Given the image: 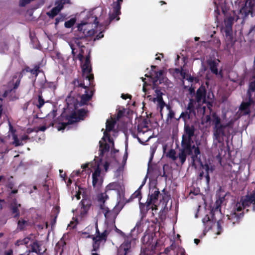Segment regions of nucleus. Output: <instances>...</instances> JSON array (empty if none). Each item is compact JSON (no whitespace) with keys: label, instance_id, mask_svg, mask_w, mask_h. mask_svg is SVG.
Instances as JSON below:
<instances>
[{"label":"nucleus","instance_id":"6e6d98bb","mask_svg":"<svg viewBox=\"0 0 255 255\" xmlns=\"http://www.w3.org/2000/svg\"><path fill=\"white\" fill-rule=\"evenodd\" d=\"M19 82H20V81H19V80H18V81L17 80V81H16V83H15V85H14V89L16 88L18 86L19 84Z\"/></svg>","mask_w":255,"mask_h":255},{"label":"nucleus","instance_id":"e433bc0d","mask_svg":"<svg viewBox=\"0 0 255 255\" xmlns=\"http://www.w3.org/2000/svg\"><path fill=\"white\" fill-rule=\"evenodd\" d=\"M30 242V239L29 238H25L24 239L22 240L18 241L16 243V244L19 246L20 245H27Z\"/></svg>","mask_w":255,"mask_h":255},{"label":"nucleus","instance_id":"393cba45","mask_svg":"<svg viewBox=\"0 0 255 255\" xmlns=\"http://www.w3.org/2000/svg\"><path fill=\"white\" fill-rule=\"evenodd\" d=\"M81 214L82 216L85 215L89 210L90 206L89 201L87 200H82L81 202Z\"/></svg>","mask_w":255,"mask_h":255},{"label":"nucleus","instance_id":"a18cd8bd","mask_svg":"<svg viewBox=\"0 0 255 255\" xmlns=\"http://www.w3.org/2000/svg\"><path fill=\"white\" fill-rule=\"evenodd\" d=\"M239 0H231V1L232 4L234 3L235 5H237L239 4Z\"/></svg>","mask_w":255,"mask_h":255},{"label":"nucleus","instance_id":"2f4dec72","mask_svg":"<svg viewBox=\"0 0 255 255\" xmlns=\"http://www.w3.org/2000/svg\"><path fill=\"white\" fill-rule=\"evenodd\" d=\"M233 18L232 17H228L225 20V23L228 30L231 29L233 24Z\"/></svg>","mask_w":255,"mask_h":255},{"label":"nucleus","instance_id":"3c124183","mask_svg":"<svg viewBox=\"0 0 255 255\" xmlns=\"http://www.w3.org/2000/svg\"><path fill=\"white\" fill-rule=\"evenodd\" d=\"M253 7H251L248 10V12L246 11V14H248L249 13H252L253 12Z\"/></svg>","mask_w":255,"mask_h":255},{"label":"nucleus","instance_id":"49530a36","mask_svg":"<svg viewBox=\"0 0 255 255\" xmlns=\"http://www.w3.org/2000/svg\"><path fill=\"white\" fill-rule=\"evenodd\" d=\"M78 58L79 59V60L80 61H82L83 58V55L82 53H79L78 55Z\"/></svg>","mask_w":255,"mask_h":255},{"label":"nucleus","instance_id":"b1692460","mask_svg":"<svg viewBox=\"0 0 255 255\" xmlns=\"http://www.w3.org/2000/svg\"><path fill=\"white\" fill-rule=\"evenodd\" d=\"M252 101L250 100L247 102H243L241 105L240 110L241 111V114L244 115H248L250 113V107Z\"/></svg>","mask_w":255,"mask_h":255},{"label":"nucleus","instance_id":"4468645a","mask_svg":"<svg viewBox=\"0 0 255 255\" xmlns=\"http://www.w3.org/2000/svg\"><path fill=\"white\" fill-rule=\"evenodd\" d=\"M151 130L146 128H143L141 130L138 128L137 139L140 143H144L148 141L151 138Z\"/></svg>","mask_w":255,"mask_h":255},{"label":"nucleus","instance_id":"603ef678","mask_svg":"<svg viewBox=\"0 0 255 255\" xmlns=\"http://www.w3.org/2000/svg\"><path fill=\"white\" fill-rule=\"evenodd\" d=\"M75 197L77 198V200H79L80 199V193L79 192H78L75 195Z\"/></svg>","mask_w":255,"mask_h":255},{"label":"nucleus","instance_id":"4c0bfd02","mask_svg":"<svg viewBox=\"0 0 255 255\" xmlns=\"http://www.w3.org/2000/svg\"><path fill=\"white\" fill-rule=\"evenodd\" d=\"M44 100L43 99L42 96L40 95H39L38 96V104L37 105V107L40 109L41 107H42V106L44 105Z\"/></svg>","mask_w":255,"mask_h":255},{"label":"nucleus","instance_id":"052dcab7","mask_svg":"<svg viewBox=\"0 0 255 255\" xmlns=\"http://www.w3.org/2000/svg\"><path fill=\"white\" fill-rule=\"evenodd\" d=\"M154 152V149H152V152H151V156L150 157V160L152 159V156H153Z\"/></svg>","mask_w":255,"mask_h":255},{"label":"nucleus","instance_id":"79ce46f5","mask_svg":"<svg viewBox=\"0 0 255 255\" xmlns=\"http://www.w3.org/2000/svg\"><path fill=\"white\" fill-rule=\"evenodd\" d=\"M103 36H104V34H102V32H100L98 35H97L96 36V37L95 38V40H96V39L98 40V39L103 37Z\"/></svg>","mask_w":255,"mask_h":255},{"label":"nucleus","instance_id":"9d476101","mask_svg":"<svg viewBox=\"0 0 255 255\" xmlns=\"http://www.w3.org/2000/svg\"><path fill=\"white\" fill-rule=\"evenodd\" d=\"M86 114V111L83 109H81L77 111L76 112L72 114L70 116L67 117V122H63L57 127L58 130H62L65 129L68 125L72 124L74 123L79 121L81 119H83V118Z\"/></svg>","mask_w":255,"mask_h":255},{"label":"nucleus","instance_id":"864d4df0","mask_svg":"<svg viewBox=\"0 0 255 255\" xmlns=\"http://www.w3.org/2000/svg\"><path fill=\"white\" fill-rule=\"evenodd\" d=\"M255 25L254 26H252L250 30V33H252L253 32H255Z\"/></svg>","mask_w":255,"mask_h":255},{"label":"nucleus","instance_id":"ea45409f","mask_svg":"<svg viewBox=\"0 0 255 255\" xmlns=\"http://www.w3.org/2000/svg\"><path fill=\"white\" fill-rule=\"evenodd\" d=\"M211 120V117L209 115H206L202 119L203 123H208Z\"/></svg>","mask_w":255,"mask_h":255},{"label":"nucleus","instance_id":"ddd939ff","mask_svg":"<svg viewBox=\"0 0 255 255\" xmlns=\"http://www.w3.org/2000/svg\"><path fill=\"white\" fill-rule=\"evenodd\" d=\"M123 0H117L114 1L112 5V9L110 11V19L113 20L116 18L118 21L120 19L119 15L121 14V4Z\"/></svg>","mask_w":255,"mask_h":255},{"label":"nucleus","instance_id":"f3484780","mask_svg":"<svg viewBox=\"0 0 255 255\" xmlns=\"http://www.w3.org/2000/svg\"><path fill=\"white\" fill-rule=\"evenodd\" d=\"M92 184L95 188L99 189L103 183V177L101 175V170L97 167L92 174Z\"/></svg>","mask_w":255,"mask_h":255},{"label":"nucleus","instance_id":"de8ad7c7","mask_svg":"<svg viewBox=\"0 0 255 255\" xmlns=\"http://www.w3.org/2000/svg\"><path fill=\"white\" fill-rule=\"evenodd\" d=\"M104 168H105L106 171H107L108 170V168L109 167V164L108 163V162L105 163V164L104 165Z\"/></svg>","mask_w":255,"mask_h":255},{"label":"nucleus","instance_id":"6e6552de","mask_svg":"<svg viewBox=\"0 0 255 255\" xmlns=\"http://www.w3.org/2000/svg\"><path fill=\"white\" fill-rule=\"evenodd\" d=\"M28 139L29 137L27 135H23L18 138L12 131H11V136L9 134L4 137H0V143L3 144L5 147L4 151H1V152H7L8 151L7 149L8 144H13L15 146H21L25 143Z\"/></svg>","mask_w":255,"mask_h":255},{"label":"nucleus","instance_id":"69168bd1","mask_svg":"<svg viewBox=\"0 0 255 255\" xmlns=\"http://www.w3.org/2000/svg\"><path fill=\"white\" fill-rule=\"evenodd\" d=\"M2 209V204L1 202H0V210Z\"/></svg>","mask_w":255,"mask_h":255},{"label":"nucleus","instance_id":"c9c22d12","mask_svg":"<svg viewBox=\"0 0 255 255\" xmlns=\"http://www.w3.org/2000/svg\"><path fill=\"white\" fill-rule=\"evenodd\" d=\"M181 75L183 79L189 81V82H192L193 80V77L191 76L190 75H188L186 74L185 73L182 72L181 73Z\"/></svg>","mask_w":255,"mask_h":255},{"label":"nucleus","instance_id":"1a4fd4ad","mask_svg":"<svg viewBox=\"0 0 255 255\" xmlns=\"http://www.w3.org/2000/svg\"><path fill=\"white\" fill-rule=\"evenodd\" d=\"M93 230H95V234L93 235L92 233H88L89 235L86 238H92L93 239V251H97L101 246L103 245L106 241L108 232L105 230L102 234H100L96 225L95 227H91Z\"/></svg>","mask_w":255,"mask_h":255},{"label":"nucleus","instance_id":"39448f33","mask_svg":"<svg viewBox=\"0 0 255 255\" xmlns=\"http://www.w3.org/2000/svg\"><path fill=\"white\" fill-rule=\"evenodd\" d=\"M206 90L204 87H200L196 92V100L191 99L187 107V110L189 112H182L179 117V118H182L184 121L190 118V114L192 112H194L195 108H198L201 104L207 103V107L210 110L212 106L211 101H206Z\"/></svg>","mask_w":255,"mask_h":255},{"label":"nucleus","instance_id":"09e8293b","mask_svg":"<svg viewBox=\"0 0 255 255\" xmlns=\"http://www.w3.org/2000/svg\"><path fill=\"white\" fill-rule=\"evenodd\" d=\"M180 252L181 255H187L184 249H181Z\"/></svg>","mask_w":255,"mask_h":255},{"label":"nucleus","instance_id":"a211bd4d","mask_svg":"<svg viewBox=\"0 0 255 255\" xmlns=\"http://www.w3.org/2000/svg\"><path fill=\"white\" fill-rule=\"evenodd\" d=\"M131 242L126 239L118 249V255H128L130 252Z\"/></svg>","mask_w":255,"mask_h":255},{"label":"nucleus","instance_id":"20e7f679","mask_svg":"<svg viewBox=\"0 0 255 255\" xmlns=\"http://www.w3.org/2000/svg\"><path fill=\"white\" fill-rule=\"evenodd\" d=\"M251 205L253 210L255 211V190L251 196H247L245 198L241 199L240 202H237L230 214L227 215L228 219L232 222L233 225L238 223L243 217V214L241 212L243 209L249 207Z\"/></svg>","mask_w":255,"mask_h":255},{"label":"nucleus","instance_id":"5701e85b","mask_svg":"<svg viewBox=\"0 0 255 255\" xmlns=\"http://www.w3.org/2000/svg\"><path fill=\"white\" fill-rule=\"evenodd\" d=\"M21 208V205L14 201L11 204V210L12 214L14 218H17L19 216V209Z\"/></svg>","mask_w":255,"mask_h":255},{"label":"nucleus","instance_id":"e2e57ef3","mask_svg":"<svg viewBox=\"0 0 255 255\" xmlns=\"http://www.w3.org/2000/svg\"><path fill=\"white\" fill-rule=\"evenodd\" d=\"M254 2L253 3V1H250L249 2V5H251V4H254Z\"/></svg>","mask_w":255,"mask_h":255},{"label":"nucleus","instance_id":"dca6fc26","mask_svg":"<svg viewBox=\"0 0 255 255\" xmlns=\"http://www.w3.org/2000/svg\"><path fill=\"white\" fill-rule=\"evenodd\" d=\"M70 0H57L55 2V6L50 11L47 13L50 17H54L62 9L63 5L69 3Z\"/></svg>","mask_w":255,"mask_h":255},{"label":"nucleus","instance_id":"4d7b16f0","mask_svg":"<svg viewBox=\"0 0 255 255\" xmlns=\"http://www.w3.org/2000/svg\"><path fill=\"white\" fill-rule=\"evenodd\" d=\"M88 164H83L81 166V167L83 169H86L88 167Z\"/></svg>","mask_w":255,"mask_h":255},{"label":"nucleus","instance_id":"f257e3e1","mask_svg":"<svg viewBox=\"0 0 255 255\" xmlns=\"http://www.w3.org/2000/svg\"><path fill=\"white\" fill-rule=\"evenodd\" d=\"M195 128L193 126L185 125L184 133L182 135L181 148L179 149V158L183 164L186 159L187 155H191L193 161L200 153L198 147L196 146L193 140L195 135Z\"/></svg>","mask_w":255,"mask_h":255},{"label":"nucleus","instance_id":"6ab92c4d","mask_svg":"<svg viewBox=\"0 0 255 255\" xmlns=\"http://www.w3.org/2000/svg\"><path fill=\"white\" fill-rule=\"evenodd\" d=\"M220 61L218 59L215 60H211L208 61V64L210 66V69L211 72L216 74V76L219 78H222L223 77V75L222 73V71L218 72V66Z\"/></svg>","mask_w":255,"mask_h":255},{"label":"nucleus","instance_id":"4be33fe9","mask_svg":"<svg viewBox=\"0 0 255 255\" xmlns=\"http://www.w3.org/2000/svg\"><path fill=\"white\" fill-rule=\"evenodd\" d=\"M163 107V112L161 113V110L159 109L161 116L163 117L164 114H166L167 115V121H168L169 119L171 120L173 118L174 116V112L171 110L170 107L169 106L166 105L165 104H164Z\"/></svg>","mask_w":255,"mask_h":255},{"label":"nucleus","instance_id":"13d9d810","mask_svg":"<svg viewBox=\"0 0 255 255\" xmlns=\"http://www.w3.org/2000/svg\"><path fill=\"white\" fill-rule=\"evenodd\" d=\"M200 242V240L199 239H195L194 240V243L196 244H198V243H199Z\"/></svg>","mask_w":255,"mask_h":255},{"label":"nucleus","instance_id":"bb28decb","mask_svg":"<svg viewBox=\"0 0 255 255\" xmlns=\"http://www.w3.org/2000/svg\"><path fill=\"white\" fill-rule=\"evenodd\" d=\"M28 225V222L27 220L23 219H20L17 223V229L22 230Z\"/></svg>","mask_w":255,"mask_h":255},{"label":"nucleus","instance_id":"473e14b6","mask_svg":"<svg viewBox=\"0 0 255 255\" xmlns=\"http://www.w3.org/2000/svg\"><path fill=\"white\" fill-rule=\"evenodd\" d=\"M146 180V177L143 180V182L139 187V189L136 191L132 195L133 198H138L139 199L140 198V189L142 188V187L144 185V184L145 183Z\"/></svg>","mask_w":255,"mask_h":255},{"label":"nucleus","instance_id":"37998d69","mask_svg":"<svg viewBox=\"0 0 255 255\" xmlns=\"http://www.w3.org/2000/svg\"><path fill=\"white\" fill-rule=\"evenodd\" d=\"M130 96L128 95H125V94H122V96H121V97L123 99H127V98H130Z\"/></svg>","mask_w":255,"mask_h":255},{"label":"nucleus","instance_id":"a19ab883","mask_svg":"<svg viewBox=\"0 0 255 255\" xmlns=\"http://www.w3.org/2000/svg\"><path fill=\"white\" fill-rule=\"evenodd\" d=\"M65 19V16H60L55 19V25H57L60 21H62Z\"/></svg>","mask_w":255,"mask_h":255},{"label":"nucleus","instance_id":"338daca9","mask_svg":"<svg viewBox=\"0 0 255 255\" xmlns=\"http://www.w3.org/2000/svg\"><path fill=\"white\" fill-rule=\"evenodd\" d=\"M203 108V112L204 113V112H205V106H204V107H203V108Z\"/></svg>","mask_w":255,"mask_h":255},{"label":"nucleus","instance_id":"f8f14e48","mask_svg":"<svg viewBox=\"0 0 255 255\" xmlns=\"http://www.w3.org/2000/svg\"><path fill=\"white\" fill-rule=\"evenodd\" d=\"M108 198V197L106 193H101L98 196L100 212L104 214L106 219H109L111 215L109 209L105 205V202Z\"/></svg>","mask_w":255,"mask_h":255},{"label":"nucleus","instance_id":"f03ea898","mask_svg":"<svg viewBox=\"0 0 255 255\" xmlns=\"http://www.w3.org/2000/svg\"><path fill=\"white\" fill-rule=\"evenodd\" d=\"M83 71V82H81L79 80H75L73 84L76 87H81L85 89V93L81 97L80 105H83L91 99L93 94V90L88 88L92 85L94 80V75L91 73L92 71L90 58L87 56L84 63L82 64Z\"/></svg>","mask_w":255,"mask_h":255},{"label":"nucleus","instance_id":"c03bdc74","mask_svg":"<svg viewBox=\"0 0 255 255\" xmlns=\"http://www.w3.org/2000/svg\"><path fill=\"white\" fill-rule=\"evenodd\" d=\"M4 255H12V251L9 250L4 253Z\"/></svg>","mask_w":255,"mask_h":255},{"label":"nucleus","instance_id":"0e129e2a","mask_svg":"<svg viewBox=\"0 0 255 255\" xmlns=\"http://www.w3.org/2000/svg\"><path fill=\"white\" fill-rule=\"evenodd\" d=\"M199 37H196L195 38V41H198V40H199Z\"/></svg>","mask_w":255,"mask_h":255},{"label":"nucleus","instance_id":"aec40b11","mask_svg":"<svg viewBox=\"0 0 255 255\" xmlns=\"http://www.w3.org/2000/svg\"><path fill=\"white\" fill-rule=\"evenodd\" d=\"M159 194V191L157 189L153 188L152 189L148 204H152L151 206L152 210H156L157 209V207L155 203L156 200H157Z\"/></svg>","mask_w":255,"mask_h":255},{"label":"nucleus","instance_id":"cd10ccee","mask_svg":"<svg viewBox=\"0 0 255 255\" xmlns=\"http://www.w3.org/2000/svg\"><path fill=\"white\" fill-rule=\"evenodd\" d=\"M31 252H35L37 254H41L42 251L40 249L39 245L37 242H33L31 244Z\"/></svg>","mask_w":255,"mask_h":255},{"label":"nucleus","instance_id":"9b49d317","mask_svg":"<svg viewBox=\"0 0 255 255\" xmlns=\"http://www.w3.org/2000/svg\"><path fill=\"white\" fill-rule=\"evenodd\" d=\"M202 222L205 226V230L209 231L211 229L213 228L214 231L216 235H218L221 234L222 229L219 221L216 223L213 220H211L208 216H206L203 219Z\"/></svg>","mask_w":255,"mask_h":255},{"label":"nucleus","instance_id":"bf43d9fd","mask_svg":"<svg viewBox=\"0 0 255 255\" xmlns=\"http://www.w3.org/2000/svg\"><path fill=\"white\" fill-rule=\"evenodd\" d=\"M71 48L72 49V53L74 56L75 55V53L74 52V49L73 48L72 46H71Z\"/></svg>","mask_w":255,"mask_h":255},{"label":"nucleus","instance_id":"412c9836","mask_svg":"<svg viewBox=\"0 0 255 255\" xmlns=\"http://www.w3.org/2000/svg\"><path fill=\"white\" fill-rule=\"evenodd\" d=\"M155 92L156 93V97L154 98V101H157V108L158 109L161 110L162 113L163 112V110L162 109L163 108V106L165 104L162 97V93L161 92L160 90L158 89L155 90Z\"/></svg>","mask_w":255,"mask_h":255},{"label":"nucleus","instance_id":"c756f323","mask_svg":"<svg viewBox=\"0 0 255 255\" xmlns=\"http://www.w3.org/2000/svg\"><path fill=\"white\" fill-rule=\"evenodd\" d=\"M255 91V74L253 76V78L251 79V81L249 85V89L248 93L253 92Z\"/></svg>","mask_w":255,"mask_h":255},{"label":"nucleus","instance_id":"0eeeda50","mask_svg":"<svg viewBox=\"0 0 255 255\" xmlns=\"http://www.w3.org/2000/svg\"><path fill=\"white\" fill-rule=\"evenodd\" d=\"M115 122L114 120H108L106 122V129L104 132V136L99 141L100 155H103L104 153L108 151L111 147L114 146V142L108 134V132L112 130L115 127Z\"/></svg>","mask_w":255,"mask_h":255},{"label":"nucleus","instance_id":"5fc2aeb1","mask_svg":"<svg viewBox=\"0 0 255 255\" xmlns=\"http://www.w3.org/2000/svg\"><path fill=\"white\" fill-rule=\"evenodd\" d=\"M46 128L45 126H42L40 128H39V130L44 131L46 129Z\"/></svg>","mask_w":255,"mask_h":255},{"label":"nucleus","instance_id":"58836bf2","mask_svg":"<svg viewBox=\"0 0 255 255\" xmlns=\"http://www.w3.org/2000/svg\"><path fill=\"white\" fill-rule=\"evenodd\" d=\"M38 70H39V67L35 66L33 69H30V70L27 69L26 71L30 72L31 74H34L36 76V75H37Z\"/></svg>","mask_w":255,"mask_h":255},{"label":"nucleus","instance_id":"c85d7f7f","mask_svg":"<svg viewBox=\"0 0 255 255\" xmlns=\"http://www.w3.org/2000/svg\"><path fill=\"white\" fill-rule=\"evenodd\" d=\"M163 71L162 70H160L158 72H154V75L153 78V82L154 84L155 85L156 82H157L158 80H159V82L161 83L160 79L163 75Z\"/></svg>","mask_w":255,"mask_h":255},{"label":"nucleus","instance_id":"2eb2a0df","mask_svg":"<svg viewBox=\"0 0 255 255\" xmlns=\"http://www.w3.org/2000/svg\"><path fill=\"white\" fill-rule=\"evenodd\" d=\"M202 172L200 174V176L203 177L204 176L206 178V182L208 184L210 182V174L212 173L215 170V166L212 164L205 163L202 165Z\"/></svg>","mask_w":255,"mask_h":255},{"label":"nucleus","instance_id":"72a5a7b5","mask_svg":"<svg viewBox=\"0 0 255 255\" xmlns=\"http://www.w3.org/2000/svg\"><path fill=\"white\" fill-rule=\"evenodd\" d=\"M76 20L75 18H71L69 20L66 21L64 25L66 28L71 27L75 23Z\"/></svg>","mask_w":255,"mask_h":255},{"label":"nucleus","instance_id":"680f3d73","mask_svg":"<svg viewBox=\"0 0 255 255\" xmlns=\"http://www.w3.org/2000/svg\"><path fill=\"white\" fill-rule=\"evenodd\" d=\"M17 192V190H14L13 191H12L11 192V193L12 194H15Z\"/></svg>","mask_w":255,"mask_h":255},{"label":"nucleus","instance_id":"8fccbe9b","mask_svg":"<svg viewBox=\"0 0 255 255\" xmlns=\"http://www.w3.org/2000/svg\"><path fill=\"white\" fill-rule=\"evenodd\" d=\"M80 173V171L79 170H77L75 172H73L72 173V175H78Z\"/></svg>","mask_w":255,"mask_h":255},{"label":"nucleus","instance_id":"7c9ffc66","mask_svg":"<svg viewBox=\"0 0 255 255\" xmlns=\"http://www.w3.org/2000/svg\"><path fill=\"white\" fill-rule=\"evenodd\" d=\"M167 155L169 158H171L173 160H176L177 159H179V160L180 161L179 159V154H178V155H176V152L174 150H173V149L170 150L168 152ZM180 162H181V161H180ZM180 163H181V162H180Z\"/></svg>","mask_w":255,"mask_h":255},{"label":"nucleus","instance_id":"f704fd0d","mask_svg":"<svg viewBox=\"0 0 255 255\" xmlns=\"http://www.w3.org/2000/svg\"><path fill=\"white\" fill-rule=\"evenodd\" d=\"M140 225L141 223L140 222H137L136 224V225L134 227V228L131 230V232L134 233V232H136L137 233H139L141 232V230L140 229Z\"/></svg>","mask_w":255,"mask_h":255},{"label":"nucleus","instance_id":"423d86ee","mask_svg":"<svg viewBox=\"0 0 255 255\" xmlns=\"http://www.w3.org/2000/svg\"><path fill=\"white\" fill-rule=\"evenodd\" d=\"M212 120L214 125L213 128L214 141L216 143H220L223 140L224 136L229 132L232 122L224 124L221 121V119L215 114L212 115Z\"/></svg>","mask_w":255,"mask_h":255},{"label":"nucleus","instance_id":"774afa93","mask_svg":"<svg viewBox=\"0 0 255 255\" xmlns=\"http://www.w3.org/2000/svg\"><path fill=\"white\" fill-rule=\"evenodd\" d=\"M92 255H98V254H97V253H93L92 254Z\"/></svg>","mask_w":255,"mask_h":255},{"label":"nucleus","instance_id":"7ed1b4c3","mask_svg":"<svg viewBox=\"0 0 255 255\" xmlns=\"http://www.w3.org/2000/svg\"><path fill=\"white\" fill-rule=\"evenodd\" d=\"M94 13L95 14L94 20L93 19L94 17H89L88 22H82L78 25V29L79 31L82 33V35L80 36L81 37L93 35L96 31H97L93 27L97 28L98 24L100 22L104 25H108L112 21L109 19V21L108 22L104 23L102 21L106 16V11L102 7H99L96 8Z\"/></svg>","mask_w":255,"mask_h":255},{"label":"nucleus","instance_id":"a878e982","mask_svg":"<svg viewBox=\"0 0 255 255\" xmlns=\"http://www.w3.org/2000/svg\"><path fill=\"white\" fill-rule=\"evenodd\" d=\"M121 187L120 184L118 182H114L108 184L106 188V192L109 190H119Z\"/></svg>","mask_w":255,"mask_h":255}]
</instances>
